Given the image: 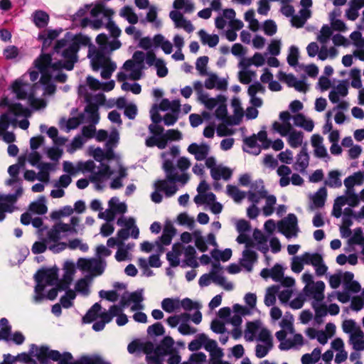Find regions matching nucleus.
Wrapping results in <instances>:
<instances>
[{"instance_id": "1", "label": "nucleus", "mask_w": 364, "mask_h": 364, "mask_svg": "<svg viewBox=\"0 0 364 364\" xmlns=\"http://www.w3.org/2000/svg\"><path fill=\"white\" fill-rule=\"evenodd\" d=\"M36 282L33 299L36 302H41L44 299L43 290L47 286L58 284V269L55 267L41 269L35 274Z\"/></svg>"}, {"instance_id": "2", "label": "nucleus", "mask_w": 364, "mask_h": 364, "mask_svg": "<svg viewBox=\"0 0 364 364\" xmlns=\"http://www.w3.org/2000/svg\"><path fill=\"white\" fill-rule=\"evenodd\" d=\"M301 280L305 284L303 288L304 296L311 302L323 301L325 298V283L323 281L315 282L313 275L309 272L302 274Z\"/></svg>"}, {"instance_id": "3", "label": "nucleus", "mask_w": 364, "mask_h": 364, "mask_svg": "<svg viewBox=\"0 0 364 364\" xmlns=\"http://www.w3.org/2000/svg\"><path fill=\"white\" fill-rule=\"evenodd\" d=\"M270 336L271 331L260 320L247 321L245 325L243 336L247 342H258Z\"/></svg>"}, {"instance_id": "4", "label": "nucleus", "mask_w": 364, "mask_h": 364, "mask_svg": "<svg viewBox=\"0 0 364 364\" xmlns=\"http://www.w3.org/2000/svg\"><path fill=\"white\" fill-rule=\"evenodd\" d=\"M176 230L171 225H165L163 233L154 242L144 241L141 244V250H165L164 246L169 245Z\"/></svg>"}, {"instance_id": "5", "label": "nucleus", "mask_w": 364, "mask_h": 364, "mask_svg": "<svg viewBox=\"0 0 364 364\" xmlns=\"http://www.w3.org/2000/svg\"><path fill=\"white\" fill-rule=\"evenodd\" d=\"M78 48L77 45L70 43L69 46L61 52V56L65 59V61L58 60L53 65L54 70L65 69L70 71L73 70L75 63L78 60Z\"/></svg>"}, {"instance_id": "6", "label": "nucleus", "mask_w": 364, "mask_h": 364, "mask_svg": "<svg viewBox=\"0 0 364 364\" xmlns=\"http://www.w3.org/2000/svg\"><path fill=\"white\" fill-rule=\"evenodd\" d=\"M275 336L280 342L279 348L282 350H287L291 348L302 346L304 337L300 333H287L284 331L276 332Z\"/></svg>"}, {"instance_id": "7", "label": "nucleus", "mask_w": 364, "mask_h": 364, "mask_svg": "<svg viewBox=\"0 0 364 364\" xmlns=\"http://www.w3.org/2000/svg\"><path fill=\"white\" fill-rule=\"evenodd\" d=\"M35 356L41 361L46 358H50L54 361L59 362V364H68L73 359L71 353L68 352L60 353L59 351L50 350L46 346H41L37 348Z\"/></svg>"}, {"instance_id": "8", "label": "nucleus", "mask_w": 364, "mask_h": 364, "mask_svg": "<svg viewBox=\"0 0 364 364\" xmlns=\"http://www.w3.org/2000/svg\"><path fill=\"white\" fill-rule=\"evenodd\" d=\"M163 169L166 173V179L170 183L181 182L183 184H186L189 180V176L188 173H182L181 175L178 174L173 161L169 159L164 161L163 164Z\"/></svg>"}, {"instance_id": "9", "label": "nucleus", "mask_w": 364, "mask_h": 364, "mask_svg": "<svg viewBox=\"0 0 364 364\" xmlns=\"http://www.w3.org/2000/svg\"><path fill=\"white\" fill-rule=\"evenodd\" d=\"M77 266L80 269L89 272L91 275L90 277L98 276L102 274L105 269V264L97 259H80L78 260Z\"/></svg>"}, {"instance_id": "10", "label": "nucleus", "mask_w": 364, "mask_h": 364, "mask_svg": "<svg viewBox=\"0 0 364 364\" xmlns=\"http://www.w3.org/2000/svg\"><path fill=\"white\" fill-rule=\"evenodd\" d=\"M305 264H311L314 269L317 276L324 275L327 270L328 267L324 264L322 257L318 253H305L304 255Z\"/></svg>"}, {"instance_id": "11", "label": "nucleus", "mask_w": 364, "mask_h": 364, "mask_svg": "<svg viewBox=\"0 0 364 364\" xmlns=\"http://www.w3.org/2000/svg\"><path fill=\"white\" fill-rule=\"evenodd\" d=\"M218 100L220 104L215 112V117L228 125L238 124V121L234 122L233 117L228 115V109L225 104L226 97L223 95H218Z\"/></svg>"}, {"instance_id": "12", "label": "nucleus", "mask_w": 364, "mask_h": 364, "mask_svg": "<svg viewBox=\"0 0 364 364\" xmlns=\"http://www.w3.org/2000/svg\"><path fill=\"white\" fill-rule=\"evenodd\" d=\"M123 308L124 307L122 306V307L118 306H112L108 312H103L100 315L102 321L95 323L92 326V328L96 331L102 330L105 324L109 323L113 316H117L122 313Z\"/></svg>"}, {"instance_id": "13", "label": "nucleus", "mask_w": 364, "mask_h": 364, "mask_svg": "<svg viewBox=\"0 0 364 364\" xmlns=\"http://www.w3.org/2000/svg\"><path fill=\"white\" fill-rule=\"evenodd\" d=\"M127 350L129 353H134L136 351H143L146 354V358L150 363L153 358L152 351L154 350V344L150 342L139 343L138 341H132L128 345Z\"/></svg>"}, {"instance_id": "14", "label": "nucleus", "mask_w": 364, "mask_h": 364, "mask_svg": "<svg viewBox=\"0 0 364 364\" xmlns=\"http://www.w3.org/2000/svg\"><path fill=\"white\" fill-rule=\"evenodd\" d=\"M64 274L63 279L58 281V289H65L68 288L73 280L75 272V267L73 263L65 262L64 265Z\"/></svg>"}, {"instance_id": "15", "label": "nucleus", "mask_w": 364, "mask_h": 364, "mask_svg": "<svg viewBox=\"0 0 364 364\" xmlns=\"http://www.w3.org/2000/svg\"><path fill=\"white\" fill-rule=\"evenodd\" d=\"M142 301V291H135L129 294L127 300L123 299L121 301V304L123 307H126L127 306L133 304L131 309L132 311H136L144 308V305L141 304Z\"/></svg>"}, {"instance_id": "16", "label": "nucleus", "mask_w": 364, "mask_h": 364, "mask_svg": "<svg viewBox=\"0 0 364 364\" xmlns=\"http://www.w3.org/2000/svg\"><path fill=\"white\" fill-rule=\"evenodd\" d=\"M53 53H41L35 60H34V66L39 70H49L51 68L54 70L53 65L55 62L53 63Z\"/></svg>"}, {"instance_id": "17", "label": "nucleus", "mask_w": 364, "mask_h": 364, "mask_svg": "<svg viewBox=\"0 0 364 364\" xmlns=\"http://www.w3.org/2000/svg\"><path fill=\"white\" fill-rule=\"evenodd\" d=\"M273 348L272 335L258 341L255 347V355L259 358L265 357Z\"/></svg>"}, {"instance_id": "18", "label": "nucleus", "mask_w": 364, "mask_h": 364, "mask_svg": "<svg viewBox=\"0 0 364 364\" xmlns=\"http://www.w3.org/2000/svg\"><path fill=\"white\" fill-rule=\"evenodd\" d=\"M204 348L210 353V360L216 358H223L224 353L223 350L218 346L217 342L210 339L207 335L205 337V342L204 343Z\"/></svg>"}, {"instance_id": "19", "label": "nucleus", "mask_w": 364, "mask_h": 364, "mask_svg": "<svg viewBox=\"0 0 364 364\" xmlns=\"http://www.w3.org/2000/svg\"><path fill=\"white\" fill-rule=\"evenodd\" d=\"M167 179L158 180L155 183V189L157 191L164 192L166 197L173 196L178 191V187L175 183L168 184Z\"/></svg>"}, {"instance_id": "20", "label": "nucleus", "mask_w": 364, "mask_h": 364, "mask_svg": "<svg viewBox=\"0 0 364 364\" xmlns=\"http://www.w3.org/2000/svg\"><path fill=\"white\" fill-rule=\"evenodd\" d=\"M100 165L101 169L97 172L93 171L90 176V181L92 183H100L103 178H109L113 173L108 164L102 163Z\"/></svg>"}, {"instance_id": "21", "label": "nucleus", "mask_w": 364, "mask_h": 364, "mask_svg": "<svg viewBox=\"0 0 364 364\" xmlns=\"http://www.w3.org/2000/svg\"><path fill=\"white\" fill-rule=\"evenodd\" d=\"M92 277H86L78 279L75 284V292L78 293L84 296L90 294V286L92 283Z\"/></svg>"}, {"instance_id": "22", "label": "nucleus", "mask_w": 364, "mask_h": 364, "mask_svg": "<svg viewBox=\"0 0 364 364\" xmlns=\"http://www.w3.org/2000/svg\"><path fill=\"white\" fill-rule=\"evenodd\" d=\"M252 239L256 243L255 247L258 250H269L267 245L268 238L260 230L257 228L254 230Z\"/></svg>"}, {"instance_id": "23", "label": "nucleus", "mask_w": 364, "mask_h": 364, "mask_svg": "<svg viewBox=\"0 0 364 364\" xmlns=\"http://www.w3.org/2000/svg\"><path fill=\"white\" fill-rule=\"evenodd\" d=\"M101 306L96 303L95 304L91 309L87 311L85 316L83 317L82 320L85 323H91L92 321L101 322L102 318H100V315L103 312H100Z\"/></svg>"}, {"instance_id": "24", "label": "nucleus", "mask_w": 364, "mask_h": 364, "mask_svg": "<svg viewBox=\"0 0 364 364\" xmlns=\"http://www.w3.org/2000/svg\"><path fill=\"white\" fill-rule=\"evenodd\" d=\"M9 112L16 117L23 116L29 117L31 112L27 107H24L20 102L7 103Z\"/></svg>"}, {"instance_id": "25", "label": "nucleus", "mask_w": 364, "mask_h": 364, "mask_svg": "<svg viewBox=\"0 0 364 364\" xmlns=\"http://www.w3.org/2000/svg\"><path fill=\"white\" fill-rule=\"evenodd\" d=\"M161 308L167 313L180 311V299L178 298H166L161 301Z\"/></svg>"}, {"instance_id": "26", "label": "nucleus", "mask_w": 364, "mask_h": 364, "mask_svg": "<svg viewBox=\"0 0 364 364\" xmlns=\"http://www.w3.org/2000/svg\"><path fill=\"white\" fill-rule=\"evenodd\" d=\"M342 329L344 333L350 336L358 335L363 332L360 326L353 319H347L342 323Z\"/></svg>"}, {"instance_id": "27", "label": "nucleus", "mask_w": 364, "mask_h": 364, "mask_svg": "<svg viewBox=\"0 0 364 364\" xmlns=\"http://www.w3.org/2000/svg\"><path fill=\"white\" fill-rule=\"evenodd\" d=\"M33 21L35 25L39 28L46 27L49 22V15L42 10H37L33 14Z\"/></svg>"}, {"instance_id": "28", "label": "nucleus", "mask_w": 364, "mask_h": 364, "mask_svg": "<svg viewBox=\"0 0 364 364\" xmlns=\"http://www.w3.org/2000/svg\"><path fill=\"white\" fill-rule=\"evenodd\" d=\"M309 156L307 152V149L306 146H303L299 154L297 155L296 166H298L299 168H296V169H299L300 171H304L309 166Z\"/></svg>"}, {"instance_id": "29", "label": "nucleus", "mask_w": 364, "mask_h": 364, "mask_svg": "<svg viewBox=\"0 0 364 364\" xmlns=\"http://www.w3.org/2000/svg\"><path fill=\"white\" fill-rule=\"evenodd\" d=\"M327 198V190L326 187H321L312 197L314 205L320 208L324 206Z\"/></svg>"}, {"instance_id": "30", "label": "nucleus", "mask_w": 364, "mask_h": 364, "mask_svg": "<svg viewBox=\"0 0 364 364\" xmlns=\"http://www.w3.org/2000/svg\"><path fill=\"white\" fill-rule=\"evenodd\" d=\"M340 176L341 173L338 171H331L328 175V180L325 181V185L330 188H340L342 186Z\"/></svg>"}, {"instance_id": "31", "label": "nucleus", "mask_w": 364, "mask_h": 364, "mask_svg": "<svg viewBox=\"0 0 364 364\" xmlns=\"http://www.w3.org/2000/svg\"><path fill=\"white\" fill-rule=\"evenodd\" d=\"M198 35L202 43L203 44H208L210 48L216 46L219 42V37L218 35H209L203 29L198 31Z\"/></svg>"}, {"instance_id": "32", "label": "nucleus", "mask_w": 364, "mask_h": 364, "mask_svg": "<svg viewBox=\"0 0 364 364\" xmlns=\"http://www.w3.org/2000/svg\"><path fill=\"white\" fill-rule=\"evenodd\" d=\"M321 355V350L316 348L311 353H306L302 355L301 361L302 364H313L319 360Z\"/></svg>"}, {"instance_id": "33", "label": "nucleus", "mask_w": 364, "mask_h": 364, "mask_svg": "<svg viewBox=\"0 0 364 364\" xmlns=\"http://www.w3.org/2000/svg\"><path fill=\"white\" fill-rule=\"evenodd\" d=\"M85 112L89 114L90 119L94 124L98 123L100 114L97 104L89 102L85 108Z\"/></svg>"}, {"instance_id": "34", "label": "nucleus", "mask_w": 364, "mask_h": 364, "mask_svg": "<svg viewBox=\"0 0 364 364\" xmlns=\"http://www.w3.org/2000/svg\"><path fill=\"white\" fill-rule=\"evenodd\" d=\"M145 144L147 147L157 146L159 149H164L166 147V139L165 137H157L151 136L146 139Z\"/></svg>"}, {"instance_id": "35", "label": "nucleus", "mask_w": 364, "mask_h": 364, "mask_svg": "<svg viewBox=\"0 0 364 364\" xmlns=\"http://www.w3.org/2000/svg\"><path fill=\"white\" fill-rule=\"evenodd\" d=\"M119 15L125 18L127 21L132 25L138 23L139 18L137 15L134 12L132 7L129 6H124L121 9Z\"/></svg>"}, {"instance_id": "36", "label": "nucleus", "mask_w": 364, "mask_h": 364, "mask_svg": "<svg viewBox=\"0 0 364 364\" xmlns=\"http://www.w3.org/2000/svg\"><path fill=\"white\" fill-rule=\"evenodd\" d=\"M279 289V286H272L267 289L264 301L265 305L269 306L275 304L276 295L278 294Z\"/></svg>"}, {"instance_id": "37", "label": "nucleus", "mask_w": 364, "mask_h": 364, "mask_svg": "<svg viewBox=\"0 0 364 364\" xmlns=\"http://www.w3.org/2000/svg\"><path fill=\"white\" fill-rule=\"evenodd\" d=\"M349 343L353 348L357 351L364 350V333L363 331L358 335L349 336Z\"/></svg>"}, {"instance_id": "38", "label": "nucleus", "mask_w": 364, "mask_h": 364, "mask_svg": "<svg viewBox=\"0 0 364 364\" xmlns=\"http://www.w3.org/2000/svg\"><path fill=\"white\" fill-rule=\"evenodd\" d=\"M29 210L38 215L46 214L48 211V208L45 204V198L41 197L39 200L32 202L29 205Z\"/></svg>"}, {"instance_id": "39", "label": "nucleus", "mask_w": 364, "mask_h": 364, "mask_svg": "<svg viewBox=\"0 0 364 364\" xmlns=\"http://www.w3.org/2000/svg\"><path fill=\"white\" fill-rule=\"evenodd\" d=\"M303 137L302 132L293 129L289 134L288 142L292 148H297L301 145Z\"/></svg>"}, {"instance_id": "40", "label": "nucleus", "mask_w": 364, "mask_h": 364, "mask_svg": "<svg viewBox=\"0 0 364 364\" xmlns=\"http://www.w3.org/2000/svg\"><path fill=\"white\" fill-rule=\"evenodd\" d=\"M264 58L260 53H255L252 58L247 60V63H245L244 60H242L240 63V66L242 67L243 68H246L251 64H253L255 66L259 67L262 66L264 63Z\"/></svg>"}, {"instance_id": "41", "label": "nucleus", "mask_w": 364, "mask_h": 364, "mask_svg": "<svg viewBox=\"0 0 364 364\" xmlns=\"http://www.w3.org/2000/svg\"><path fill=\"white\" fill-rule=\"evenodd\" d=\"M261 186V188L258 190L257 193L249 191L247 193V198L250 201H251L253 204H257L260 199L264 198L267 197V191L264 188V186Z\"/></svg>"}, {"instance_id": "42", "label": "nucleus", "mask_w": 364, "mask_h": 364, "mask_svg": "<svg viewBox=\"0 0 364 364\" xmlns=\"http://www.w3.org/2000/svg\"><path fill=\"white\" fill-rule=\"evenodd\" d=\"M139 265L142 268H147L148 267H159L161 265L159 256L158 255H151L149 259L140 258L139 259Z\"/></svg>"}, {"instance_id": "43", "label": "nucleus", "mask_w": 364, "mask_h": 364, "mask_svg": "<svg viewBox=\"0 0 364 364\" xmlns=\"http://www.w3.org/2000/svg\"><path fill=\"white\" fill-rule=\"evenodd\" d=\"M227 193L237 203L240 202L245 197V193L233 185L227 186Z\"/></svg>"}, {"instance_id": "44", "label": "nucleus", "mask_w": 364, "mask_h": 364, "mask_svg": "<svg viewBox=\"0 0 364 364\" xmlns=\"http://www.w3.org/2000/svg\"><path fill=\"white\" fill-rule=\"evenodd\" d=\"M189 319L190 314L184 313L168 317L166 322L171 328H175L179 326L181 321H188Z\"/></svg>"}, {"instance_id": "45", "label": "nucleus", "mask_w": 364, "mask_h": 364, "mask_svg": "<svg viewBox=\"0 0 364 364\" xmlns=\"http://www.w3.org/2000/svg\"><path fill=\"white\" fill-rule=\"evenodd\" d=\"M232 107L234 108L235 117H233L234 122H237L238 124L240 123L242 118L244 115L243 109L241 107L240 101L238 98L234 97L231 102Z\"/></svg>"}, {"instance_id": "46", "label": "nucleus", "mask_w": 364, "mask_h": 364, "mask_svg": "<svg viewBox=\"0 0 364 364\" xmlns=\"http://www.w3.org/2000/svg\"><path fill=\"white\" fill-rule=\"evenodd\" d=\"M264 198L266 199V205L262 208L263 214L265 216H269L274 212V205L276 204L277 198L274 195L267 194Z\"/></svg>"}, {"instance_id": "47", "label": "nucleus", "mask_w": 364, "mask_h": 364, "mask_svg": "<svg viewBox=\"0 0 364 364\" xmlns=\"http://www.w3.org/2000/svg\"><path fill=\"white\" fill-rule=\"evenodd\" d=\"M256 259L255 252H243L242 257L240 259L241 264L248 271L251 270L252 264Z\"/></svg>"}, {"instance_id": "48", "label": "nucleus", "mask_w": 364, "mask_h": 364, "mask_svg": "<svg viewBox=\"0 0 364 364\" xmlns=\"http://www.w3.org/2000/svg\"><path fill=\"white\" fill-rule=\"evenodd\" d=\"M118 199L115 197L112 198L109 200V206L112 210V211L116 213H122L124 214L127 210V206L124 203H117Z\"/></svg>"}, {"instance_id": "49", "label": "nucleus", "mask_w": 364, "mask_h": 364, "mask_svg": "<svg viewBox=\"0 0 364 364\" xmlns=\"http://www.w3.org/2000/svg\"><path fill=\"white\" fill-rule=\"evenodd\" d=\"M202 307L200 303L193 301L188 298L180 299V310L183 309L185 311H191L193 309L199 310Z\"/></svg>"}, {"instance_id": "50", "label": "nucleus", "mask_w": 364, "mask_h": 364, "mask_svg": "<svg viewBox=\"0 0 364 364\" xmlns=\"http://www.w3.org/2000/svg\"><path fill=\"white\" fill-rule=\"evenodd\" d=\"M184 253H191V252H168L167 259L172 266H177L182 262Z\"/></svg>"}, {"instance_id": "51", "label": "nucleus", "mask_w": 364, "mask_h": 364, "mask_svg": "<svg viewBox=\"0 0 364 364\" xmlns=\"http://www.w3.org/2000/svg\"><path fill=\"white\" fill-rule=\"evenodd\" d=\"M273 129L279 133L282 136H287L293 130L290 122L283 123L282 124L278 122H274L272 124Z\"/></svg>"}, {"instance_id": "52", "label": "nucleus", "mask_w": 364, "mask_h": 364, "mask_svg": "<svg viewBox=\"0 0 364 364\" xmlns=\"http://www.w3.org/2000/svg\"><path fill=\"white\" fill-rule=\"evenodd\" d=\"M322 301L311 302V306L315 311V318L318 320L328 314L327 306L321 303Z\"/></svg>"}, {"instance_id": "53", "label": "nucleus", "mask_w": 364, "mask_h": 364, "mask_svg": "<svg viewBox=\"0 0 364 364\" xmlns=\"http://www.w3.org/2000/svg\"><path fill=\"white\" fill-rule=\"evenodd\" d=\"M205 337L206 335L205 333L198 334L196 338L188 344V349L191 351H195L199 350L202 346L204 347Z\"/></svg>"}, {"instance_id": "54", "label": "nucleus", "mask_w": 364, "mask_h": 364, "mask_svg": "<svg viewBox=\"0 0 364 364\" xmlns=\"http://www.w3.org/2000/svg\"><path fill=\"white\" fill-rule=\"evenodd\" d=\"M236 240L239 244L245 245V250H250L251 248H255L256 247L255 241L245 233H240Z\"/></svg>"}, {"instance_id": "55", "label": "nucleus", "mask_w": 364, "mask_h": 364, "mask_svg": "<svg viewBox=\"0 0 364 364\" xmlns=\"http://www.w3.org/2000/svg\"><path fill=\"white\" fill-rule=\"evenodd\" d=\"M336 262L340 265H343L346 263L355 265L358 262V256L355 254H350L348 256H346L344 254H341L337 257Z\"/></svg>"}, {"instance_id": "56", "label": "nucleus", "mask_w": 364, "mask_h": 364, "mask_svg": "<svg viewBox=\"0 0 364 364\" xmlns=\"http://www.w3.org/2000/svg\"><path fill=\"white\" fill-rule=\"evenodd\" d=\"M277 227L279 231L287 237H291L292 235H296V232L291 228L284 219L278 222Z\"/></svg>"}, {"instance_id": "57", "label": "nucleus", "mask_w": 364, "mask_h": 364, "mask_svg": "<svg viewBox=\"0 0 364 364\" xmlns=\"http://www.w3.org/2000/svg\"><path fill=\"white\" fill-rule=\"evenodd\" d=\"M22 82L16 80L12 85L13 92L16 93L18 100H26L28 97V93L22 88Z\"/></svg>"}, {"instance_id": "58", "label": "nucleus", "mask_w": 364, "mask_h": 364, "mask_svg": "<svg viewBox=\"0 0 364 364\" xmlns=\"http://www.w3.org/2000/svg\"><path fill=\"white\" fill-rule=\"evenodd\" d=\"M116 68L117 65L115 63L112 62L109 59V62H106L102 67V70L101 71V77L103 79H109Z\"/></svg>"}, {"instance_id": "59", "label": "nucleus", "mask_w": 364, "mask_h": 364, "mask_svg": "<svg viewBox=\"0 0 364 364\" xmlns=\"http://www.w3.org/2000/svg\"><path fill=\"white\" fill-rule=\"evenodd\" d=\"M193 236L195 239V245L198 250H208L206 242L200 230H195L193 232Z\"/></svg>"}, {"instance_id": "60", "label": "nucleus", "mask_w": 364, "mask_h": 364, "mask_svg": "<svg viewBox=\"0 0 364 364\" xmlns=\"http://www.w3.org/2000/svg\"><path fill=\"white\" fill-rule=\"evenodd\" d=\"M299 49L295 46L289 48V53L287 56V63L290 66L295 67L298 64Z\"/></svg>"}, {"instance_id": "61", "label": "nucleus", "mask_w": 364, "mask_h": 364, "mask_svg": "<svg viewBox=\"0 0 364 364\" xmlns=\"http://www.w3.org/2000/svg\"><path fill=\"white\" fill-rule=\"evenodd\" d=\"M332 30L327 24H324L321 29V34L318 36L317 40L321 43H326L332 36Z\"/></svg>"}, {"instance_id": "62", "label": "nucleus", "mask_w": 364, "mask_h": 364, "mask_svg": "<svg viewBox=\"0 0 364 364\" xmlns=\"http://www.w3.org/2000/svg\"><path fill=\"white\" fill-rule=\"evenodd\" d=\"M61 232L55 223L52 228L47 233V239L48 242H57L61 239Z\"/></svg>"}, {"instance_id": "63", "label": "nucleus", "mask_w": 364, "mask_h": 364, "mask_svg": "<svg viewBox=\"0 0 364 364\" xmlns=\"http://www.w3.org/2000/svg\"><path fill=\"white\" fill-rule=\"evenodd\" d=\"M75 364H102V360L97 355H84L77 360Z\"/></svg>"}, {"instance_id": "64", "label": "nucleus", "mask_w": 364, "mask_h": 364, "mask_svg": "<svg viewBox=\"0 0 364 364\" xmlns=\"http://www.w3.org/2000/svg\"><path fill=\"white\" fill-rule=\"evenodd\" d=\"M106 62H109V58L102 53H97L95 58L92 60V67L93 70L97 71L100 67H103Z\"/></svg>"}]
</instances>
